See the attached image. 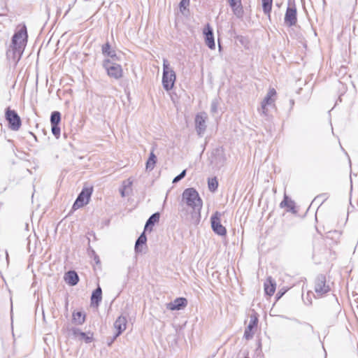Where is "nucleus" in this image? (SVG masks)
Instances as JSON below:
<instances>
[{
	"label": "nucleus",
	"instance_id": "f257e3e1",
	"mask_svg": "<svg viewBox=\"0 0 358 358\" xmlns=\"http://www.w3.org/2000/svg\"><path fill=\"white\" fill-rule=\"evenodd\" d=\"M182 200L191 208V218L194 224H198L201 219L203 201L198 192L192 187L185 189L182 194Z\"/></svg>",
	"mask_w": 358,
	"mask_h": 358
},
{
	"label": "nucleus",
	"instance_id": "f03ea898",
	"mask_svg": "<svg viewBox=\"0 0 358 358\" xmlns=\"http://www.w3.org/2000/svg\"><path fill=\"white\" fill-rule=\"evenodd\" d=\"M27 31L25 25H23L17 31L12 38L11 49L7 52V56L12 57L15 61H19L23 54L27 41Z\"/></svg>",
	"mask_w": 358,
	"mask_h": 358
},
{
	"label": "nucleus",
	"instance_id": "7ed1b4c3",
	"mask_svg": "<svg viewBox=\"0 0 358 358\" xmlns=\"http://www.w3.org/2000/svg\"><path fill=\"white\" fill-rule=\"evenodd\" d=\"M176 76L175 71L170 66L168 61L164 59L163 61V75H162V85L165 90H171L175 83Z\"/></svg>",
	"mask_w": 358,
	"mask_h": 358
},
{
	"label": "nucleus",
	"instance_id": "20e7f679",
	"mask_svg": "<svg viewBox=\"0 0 358 358\" xmlns=\"http://www.w3.org/2000/svg\"><path fill=\"white\" fill-rule=\"evenodd\" d=\"M314 290L318 297H322L331 290L330 283L324 274H319L315 280Z\"/></svg>",
	"mask_w": 358,
	"mask_h": 358
},
{
	"label": "nucleus",
	"instance_id": "39448f33",
	"mask_svg": "<svg viewBox=\"0 0 358 358\" xmlns=\"http://www.w3.org/2000/svg\"><path fill=\"white\" fill-rule=\"evenodd\" d=\"M103 66L106 69L109 77L118 80L122 76V69L121 65L114 63L109 59H104Z\"/></svg>",
	"mask_w": 358,
	"mask_h": 358
},
{
	"label": "nucleus",
	"instance_id": "423d86ee",
	"mask_svg": "<svg viewBox=\"0 0 358 358\" xmlns=\"http://www.w3.org/2000/svg\"><path fill=\"white\" fill-rule=\"evenodd\" d=\"M6 119L8 122L9 128L13 131H17L22 125L20 117L14 110L8 108L6 110Z\"/></svg>",
	"mask_w": 358,
	"mask_h": 358
},
{
	"label": "nucleus",
	"instance_id": "0eeeda50",
	"mask_svg": "<svg viewBox=\"0 0 358 358\" xmlns=\"http://www.w3.org/2000/svg\"><path fill=\"white\" fill-rule=\"evenodd\" d=\"M222 214L216 211L210 217L211 227L213 231L217 235L224 236L227 234L226 228L221 224Z\"/></svg>",
	"mask_w": 358,
	"mask_h": 358
},
{
	"label": "nucleus",
	"instance_id": "6e6552de",
	"mask_svg": "<svg viewBox=\"0 0 358 358\" xmlns=\"http://www.w3.org/2000/svg\"><path fill=\"white\" fill-rule=\"evenodd\" d=\"M297 22V11L296 5L294 3H289L288 7L287 8L285 18H284V23L287 27H293L296 25Z\"/></svg>",
	"mask_w": 358,
	"mask_h": 358
},
{
	"label": "nucleus",
	"instance_id": "1a4fd4ad",
	"mask_svg": "<svg viewBox=\"0 0 358 358\" xmlns=\"http://www.w3.org/2000/svg\"><path fill=\"white\" fill-rule=\"evenodd\" d=\"M92 194V187L83 188L78 194L76 201L73 205V209H78L88 203Z\"/></svg>",
	"mask_w": 358,
	"mask_h": 358
},
{
	"label": "nucleus",
	"instance_id": "9d476101",
	"mask_svg": "<svg viewBox=\"0 0 358 358\" xmlns=\"http://www.w3.org/2000/svg\"><path fill=\"white\" fill-rule=\"evenodd\" d=\"M276 95V91L274 88L269 89L266 96L264 99L261 104V111L264 116L268 115L267 106H270L274 103L275 96Z\"/></svg>",
	"mask_w": 358,
	"mask_h": 358
},
{
	"label": "nucleus",
	"instance_id": "9b49d317",
	"mask_svg": "<svg viewBox=\"0 0 358 358\" xmlns=\"http://www.w3.org/2000/svg\"><path fill=\"white\" fill-rule=\"evenodd\" d=\"M207 115L205 113H198L195 117V127L198 135L201 136L206 129V120Z\"/></svg>",
	"mask_w": 358,
	"mask_h": 358
},
{
	"label": "nucleus",
	"instance_id": "f8f14e48",
	"mask_svg": "<svg viewBox=\"0 0 358 358\" xmlns=\"http://www.w3.org/2000/svg\"><path fill=\"white\" fill-rule=\"evenodd\" d=\"M127 320L124 316L118 317L114 322V328L116 333L111 342L116 339L127 328Z\"/></svg>",
	"mask_w": 358,
	"mask_h": 358
},
{
	"label": "nucleus",
	"instance_id": "ddd939ff",
	"mask_svg": "<svg viewBox=\"0 0 358 358\" xmlns=\"http://www.w3.org/2000/svg\"><path fill=\"white\" fill-rule=\"evenodd\" d=\"M225 162L226 157L222 150L217 149L213 152L211 163L213 164L216 168L220 169L224 166Z\"/></svg>",
	"mask_w": 358,
	"mask_h": 358
},
{
	"label": "nucleus",
	"instance_id": "4468645a",
	"mask_svg": "<svg viewBox=\"0 0 358 358\" xmlns=\"http://www.w3.org/2000/svg\"><path fill=\"white\" fill-rule=\"evenodd\" d=\"M203 34L205 36V42L207 46L214 50L215 48V43L213 36V31L210 26L208 24L203 29Z\"/></svg>",
	"mask_w": 358,
	"mask_h": 358
},
{
	"label": "nucleus",
	"instance_id": "2eb2a0df",
	"mask_svg": "<svg viewBox=\"0 0 358 358\" xmlns=\"http://www.w3.org/2000/svg\"><path fill=\"white\" fill-rule=\"evenodd\" d=\"M187 305V300L183 297L176 298L173 302L167 304V308L171 310H179Z\"/></svg>",
	"mask_w": 358,
	"mask_h": 358
},
{
	"label": "nucleus",
	"instance_id": "dca6fc26",
	"mask_svg": "<svg viewBox=\"0 0 358 358\" xmlns=\"http://www.w3.org/2000/svg\"><path fill=\"white\" fill-rule=\"evenodd\" d=\"M233 13L237 17H242L243 14V8L241 0H227Z\"/></svg>",
	"mask_w": 358,
	"mask_h": 358
},
{
	"label": "nucleus",
	"instance_id": "f3484780",
	"mask_svg": "<svg viewBox=\"0 0 358 358\" xmlns=\"http://www.w3.org/2000/svg\"><path fill=\"white\" fill-rule=\"evenodd\" d=\"M258 322V319L255 315H251L250 319V322L246 329H245L244 332V337L249 340L252 338L253 333L252 332V330L257 327Z\"/></svg>",
	"mask_w": 358,
	"mask_h": 358
},
{
	"label": "nucleus",
	"instance_id": "a211bd4d",
	"mask_svg": "<svg viewBox=\"0 0 358 358\" xmlns=\"http://www.w3.org/2000/svg\"><path fill=\"white\" fill-rule=\"evenodd\" d=\"M64 280L68 285L75 286L79 282V276L75 271H69L65 273Z\"/></svg>",
	"mask_w": 358,
	"mask_h": 358
},
{
	"label": "nucleus",
	"instance_id": "6ab92c4d",
	"mask_svg": "<svg viewBox=\"0 0 358 358\" xmlns=\"http://www.w3.org/2000/svg\"><path fill=\"white\" fill-rule=\"evenodd\" d=\"M264 291L268 296H272L274 294L275 291V282L271 277H268L264 282Z\"/></svg>",
	"mask_w": 358,
	"mask_h": 358
},
{
	"label": "nucleus",
	"instance_id": "aec40b11",
	"mask_svg": "<svg viewBox=\"0 0 358 358\" xmlns=\"http://www.w3.org/2000/svg\"><path fill=\"white\" fill-rule=\"evenodd\" d=\"M102 299V290L101 288L98 286L96 289H94L91 296V303L92 305L95 304L98 306L101 301Z\"/></svg>",
	"mask_w": 358,
	"mask_h": 358
},
{
	"label": "nucleus",
	"instance_id": "412c9836",
	"mask_svg": "<svg viewBox=\"0 0 358 358\" xmlns=\"http://www.w3.org/2000/svg\"><path fill=\"white\" fill-rule=\"evenodd\" d=\"M101 50L104 56L110 57L112 59L117 57L115 51L111 49V46L108 42L102 45Z\"/></svg>",
	"mask_w": 358,
	"mask_h": 358
},
{
	"label": "nucleus",
	"instance_id": "4be33fe9",
	"mask_svg": "<svg viewBox=\"0 0 358 358\" xmlns=\"http://www.w3.org/2000/svg\"><path fill=\"white\" fill-rule=\"evenodd\" d=\"M72 317L73 322L79 325L85 322V315L81 311L73 312Z\"/></svg>",
	"mask_w": 358,
	"mask_h": 358
},
{
	"label": "nucleus",
	"instance_id": "5701e85b",
	"mask_svg": "<svg viewBox=\"0 0 358 358\" xmlns=\"http://www.w3.org/2000/svg\"><path fill=\"white\" fill-rule=\"evenodd\" d=\"M262 10L265 15L271 17L273 0H262Z\"/></svg>",
	"mask_w": 358,
	"mask_h": 358
},
{
	"label": "nucleus",
	"instance_id": "b1692460",
	"mask_svg": "<svg viewBox=\"0 0 358 358\" xmlns=\"http://www.w3.org/2000/svg\"><path fill=\"white\" fill-rule=\"evenodd\" d=\"M157 162V157L154 154V150H152L150 154V157L146 162V169L152 171L155 168V165Z\"/></svg>",
	"mask_w": 358,
	"mask_h": 358
},
{
	"label": "nucleus",
	"instance_id": "393cba45",
	"mask_svg": "<svg viewBox=\"0 0 358 358\" xmlns=\"http://www.w3.org/2000/svg\"><path fill=\"white\" fill-rule=\"evenodd\" d=\"M280 206L281 208H283L285 206L289 208V210H291L292 212H296L295 208V203L291 199H289L288 197L285 195L284 197V199L281 201Z\"/></svg>",
	"mask_w": 358,
	"mask_h": 358
},
{
	"label": "nucleus",
	"instance_id": "a878e982",
	"mask_svg": "<svg viewBox=\"0 0 358 358\" xmlns=\"http://www.w3.org/2000/svg\"><path fill=\"white\" fill-rule=\"evenodd\" d=\"M160 214L159 213L157 212L153 213L147 220L145 226V229H146L150 226L155 225V223L158 222L159 220Z\"/></svg>",
	"mask_w": 358,
	"mask_h": 358
},
{
	"label": "nucleus",
	"instance_id": "bb28decb",
	"mask_svg": "<svg viewBox=\"0 0 358 358\" xmlns=\"http://www.w3.org/2000/svg\"><path fill=\"white\" fill-rule=\"evenodd\" d=\"M147 241V237L145 236V232H143L137 238L136 243H135V251L136 252H141V250H140V246L145 244Z\"/></svg>",
	"mask_w": 358,
	"mask_h": 358
},
{
	"label": "nucleus",
	"instance_id": "cd10ccee",
	"mask_svg": "<svg viewBox=\"0 0 358 358\" xmlns=\"http://www.w3.org/2000/svg\"><path fill=\"white\" fill-rule=\"evenodd\" d=\"M61 121V113L59 111H54L51 113L50 123L51 124H59Z\"/></svg>",
	"mask_w": 358,
	"mask_h": 358
},
{
	"label": "nucleus",
	"instance_id": "c85d7f7f",
	"mask_svg": "<svg viewBox=\"0 0 358 358\" xmlns=\"http://www.w3.org/2000/svg\"><path fill=\"white\" fill-rule=\"evenodd\" d=\"M93 339V333L90 331H88L87 333L83 332L80 334V336L79 338V340L84 341L86 343L92 342Z\"/></svg>",
	"mask_w": 358,
	"mask_h": 358
},
{
	"label": "nucleus",
	"instance_id": "c756f323",
	"mask_svg": "<svg viewBox=\"0 0 358 358\" xmlns=\"http://www.w3.org/2000/svg\"><path fill=\"white\" fill-rule=\"evenodd\" d=\"M208 188L210 191L215 192L218 187V182L216 178L208 179Z\"/></svg>",
	"mask_w": 358,
	"mask_h": 358
},
{
	"label": "nucleus",
	"instance_id": "7c9ffc66",
	"mask_svg": "<svg viewBox=\"0 0 358 358\" xmlns=\"http://www.w3.org/2000/svg\"><path fill=\"white\" fill-rule=\"evenodd\" d=\"M298 323H300L302 326H303V330L308 333V334H310V333H313L314 332V329H313V327L309 323H307V322H300L299 321L296 320Z\"/></svg>",
	"mask_w": 358,
	"mask_h": 358
},
{
	"label": "nucleus",
	"instance_id": "2f4dec72",
	"mask_svg": "<svg viewBox=\"0 0 358 358\" xmlns=\"http://www.w3.org/2000/svg\"><path fill=\"white\" fill-rule=\"evenodd\" d=\"M52 133L56 137L59 138L60 136V127L59 124H51Z\"/></svg>",
	"mask_w": 358,
	"mask_h": 358
},
{
	"label": "nucleus",
	"instance_id": "473e14b6",
	"mask_svg": "<svg viewBox=\"0 0 358 358\" xmlns=\"http://www.w3.org/2000/svg\"><path fill=\"white\" fill-rule=\"evenodd\" d=\"M218 101L217 99H213L210 104V112L213 114L216 113L217 112L218 108Z\"/></svg>",
	"mask_w": 358,
	"mask_h": 358
},
{
	"label": "nucleus",
	"instance_id": "72a5a7b5",
	"mask_svg": "<svg viewBox=\"0 0 358 358\" xmlns=\"http://www.w3.org/2000/svg\"><path fill=\"white\" fill-rule=\"evenodd\" d=\"M132 184L133 180L131 178H128L122 182L121 187L127 190L128 189H131Z\"/></svg>",
	"mask_w": 358,
	"mask_h": 358
},
{
	"label": "nucleus",
	"instance_id": "f704fd0d",
	"mask_svg": "<svg viewBox=\"0 0 358 358\" xmlns=\"http://www.w3.org/2000/svg\"><path fill=\"white\" fill-rule=\"evenodd\" d=\"M186 175V170H183L179 175L176 176L173 180V183H176L182 180Z\"/></svg>",
	"mask_w": 358,
	"mask_h": 358
},
{
	"label": "nucleus",
	"instance_id": "c9c22d12",
	"mask_svg": "<svg viewBox=\"0 0 358 358\" xmlns=\"http://www.w3.org/2000/svg\"><path fill=\"white\" fill-rule=\"evenodd\" d=\"M73 335L76 337H78L80 338V334L83 333V331H81L78 328H76V327H73L71 329Z\"/></svg>",
	"mask_w": 358,
	"mask_h": 358
},
{
	"label": "nucleus",
	"instance_id": "e433bc0d",
	"mask_svg": "<svg viewBox=\"0 0 358 358\" xmlns=\"http://www.w3.org/2000/svg\"><path fill=\"white\" fill-rule=\"evenodd\" d=\"M189 4V0H182L180 3V8H186Z\"/></svg>",
	"mask_w": 358,
	"mask_h": 358
},
{
	"label": "nucleus",
	"instance_id": "4c0bfd02",
	"mask_svg": "<svg viewBox=\"0 0 358 358\" xmlns=\"http://www.w3.org/2000/svg\"><path fill=\"white\" fill-rule=\"evenodd\" d=\"M92 254L94 255V260L95 261V262L96 264H99L100 263V259H99V256L95 253V252L94 250H92Z\"/></svg>",
	"mask_w": 358,
	"mask_h": 358
},
{
	"label": "nucleus",
	"instance_id": "58836bf2",
	"mask_svg": "<svg viewBox=\"0 0 358 358\" xmlns=\"http://www.w3.org/2000/svg\"><path fill=\"white\" fill-rule=\"evenodd\" d=\"M120 192L122 197H125L128 194V192H127V190L122 187H120Z\"/></svg>",
	"mask_w": 358,
	"mask_h": 358
},
{
	"label": "nucleus",
	"instance_id": "ea45409f",
	"mask_svg": "<svg viewBox=\"0 0 358 358\" xmlns=\"http://www.w3.org/2000/svg\"><path fill=\"white\" fill-rule=\"evenodd\" d=\"M322 199L323 200H325L327 199L326 195L325 194L319 195L315 198L314 201H317V199Z\"/></svg>",
	"mask_w": 358,
	"mask_h": 358
},
{
	"label": "nucleus",
	"instance_id": "a19ab883",
	"mask_svg": "<svg viewBox=\"0 0 358 358\" xmlns=\"http://www.w3.org/2000/svg\"><path fill=\"white\" fill-rule=\"evenodd\" d=\"M290 105L292 106L294 104V101L293 99L289 100Z\"/></svg>",
	"mask_w": 358,
	"mask_h": 358
},
{
	"label": "nucleus",
	"instance_id": "79ce46f5",
	"mask_svg": "<svg viewBox=\"0 0 358 358\" xmlns=\"http://www.w3.org/2000/svg\"><path fill=\"white\" fill-rule=\"evenodd\" d=\"M282 294H283V293H278V295H279L278 298H280Z\"/></svg>",
	"mask_w": 358,
	"mask_h": 358
}]
</instances>
